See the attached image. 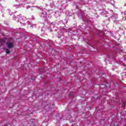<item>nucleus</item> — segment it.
Returning <instances> with one entry per match:
<instances>
[{"mask_svg":"<svg viewBox=\"0 0 126 126\" xmlns=\"http://www.w3.org/2000/svg\"><path fill=\"white\" fill-rule=\"evenodd\" d=\"M6 45L8 49H12L13 48V42H7Z\"/></svg>","mask_w":126,"mask_h":126,"instance_id":"f257e3e1","label":"nucleus"},{"mask_svg":"<svg viewBox=\"0 0 126 126\" xmlns=\"http://www.w3.org/2000/svg\"><path fill=\"white\" fill-rule=\"evenodd\" d=\"M109 58H110V59H112L113 60H115L116 57L115 56V54H111L110 55Z\"/></svg>","mask_w":126,"mask_h":126,"instance_id":"f03ea898","label":"nucleus"},{"mask_svg":"<svg viewBox=\"0 0 126 126\" xmlns=\"http://www.w3.org/2000/svg\"><path fill=\"white\" fill-rule=\"evenodd\" d=\"M41 13L42 14V16H46L47 15V12L44 11L43 10H42Z\"/></svg>","mask_w":126,"mask_h":126,"instance_id":"7ed1b4c3","label":"nucleus"},{"mask_svg":"<svg viewBox=\"0 0 126 126\" xmlns=\"http://www.w3.org/2000/svg\"><path fill=\"white\" fill-rule=\"evenodd\" d=\"M50 6L51 7H54V6H55V3H54V1H52L50 3Z\"/></svg>","mask_w":126,"mask_h":126,"instance_id":"20e7f679","label":"nucleus"},{"mask_svg":"<svg viewBox=\"0 0 126 126\" xmlns=\"http://www.w3.org/2000/svg\"><path fill=\"white\" fill-rule=\"evenodd\" d=\"M5 53L6 54H10V51H9V49H5Z\"/></svg>","mask_w":126,"mask_h":126,"instance_id":"39448f33","label":"nucleus"},{"mask_svg":"<svg viewBox=\"0 0 126 126\" xmlns=\"http://www.w3.org/2000/svg\"><path fill=\"white\" fill-rule=\"evenodd\" d=\"M82 15L84 16H87V14L84 12V11L82 12Z\"/></svg>","mask_w":126,"mask_h":126,"instance_id":"423d86ee","label":"nucleus"},{"mask_svg":"<svg viewBox=\"0 0 126 126\" xmlns=\"http://www.w3.org/2000/svg\"><path fill=\"white\" fill-rule=\"evenodd\" d=\"M114 126H118V124H117V122H115V124H114Z\"/></svg>","mask_w":126,"mask_h":126,"instance_id":"0eeeda50","label":"nucleus"},{"mask_svg":"<svg viewBox=\"0 0 126 126\" xmlns=\"http://www.w3.org/2000/svg\"><path fill=\"white\" fill-rule=\"evenodd\" d=\"M21 19H22V18L20 17L19 19V20H18V21L19 22V21H20L21 20Z\"/></svg>","mask_w":126,"mask_h":126,"instance_id":"6e6552de","label":"nucleus"},{"mask_svg":"<svg viewBox=\"0 0 126 126\" xmlns=\"http://www.w3.org/2000/svg\"><path fill=\"white\" fill-rule=\"evenodd\" d=\"M2 47V44H0V48H1Z\"/></svg>","mask_w":126,"mask_h":126,"instance_id":"1a4fd4ad","label":"nucleus"},{"mask_svg":"<svg viewBox=\"0 0 126 126\" xmlns=\"http://www.w3.org/2000/svg\"><path fill=\"white\" fill-rule=\"evenodd\" d=\"M122 14H124L125 15H126V14H125V13L124 12H122Z\"/></svg>","mask_w":126,"mask_h":126,"instance_id":"9d476101","label":"nucleus"},{"mask_svg":"<svg viewBox=\"0 0 126 126\" xmlns=\"http://www.w3.org/2000/svg\"><path fill=\"white\" fill-rule=\"evenodd\" d=\"M98 108V106H95V109H97Z\"/></svg>","mask_w":126,"mask_h":126,"instance_id":"9b49d317","label":"nucleus"},{"mask_svg":"<svg viewBox=\"0 0 126 126\" xmlns=\"http://www.w3.org/2000/svg\"><path fill=\"white\" fill-rule=\"evenodd\" d=\"M44 0H40V1H43Z\"/></svg>","mask_w":126,"mask_h":126,"instance_id":"f8f14e48","label":"nucleus"},{"mask_svg":"<svg viewBox=\"0 0 126 126\" xmlns=\"http://www.w3.org/2000/svg\"><path fill=\"white\" fill-rule=\"evenodd\" d=\"M0 44H1V41L0 40Z\"/></svg>","mask_w":126,"mask_h":126,"instance_id":"ddd939ff","label":"nucleus"},{"mask_svg":"<svg viewBox=\"0 0 126 126\" xmlns=\"http://www.w3.org/2000/svg\"><path fill=\"white\" fill-rule=\"evenodd\" d=\"M41 9H42V8H40V10H41Z\"/></svg>","mask_w":126,"mask_h":126,"instance_id":"4468645a","label":"nucleus"},{"mask_svg":"<svg viewBox=\"0 0 126 126\" xmlns=\"http://www.w3.org/2000/svg\"><path fill=\"white\" fill-rule=\"evenodd\" d=\"M24 25H25V23H24Z\"/></svg>","mask_w":126,"mask_h":126,"instance_id":"2eb2a0df","label":"nucleus"},{"mask_svg":"<svg viewBox=\"0 0 126 126\" xmlns=\"http://www.w3.org/2000/svg\"><path fill=\"white\" fill-rule=\"evenodd\" d=\"M76 7H77V6H76Z\"/></svg>","mask_w":126,"mask_h":126,"instance_id":"dca6fc26","label":"nucleus"},{"mask_svg":"<svg viewBox=\"0 0 126 126\" xmlns=\"http://www.w3.org/2000/svg\"><path fill=\"white\" fill-rule=\"evenodd\" d=\"M20 23H22L21 22H20Z\"/></svg>","mask_w":126,"mask_h":126,"instance_id":"f3484780","label":"nucleus"},{"mask_svg":"<svg viewBox=\"0 0 126 126\" xmlns=\"http://www.w3.org/2000/svg\"><path fill=\"white\" fill-rule=\"evenodd\" d=\"M45 107H47V105H45Z\"/></svg>","mask_w":126,"mask_h":126,"instance_id":"a211bd4d","label":"nucleus"}]
</instances>
